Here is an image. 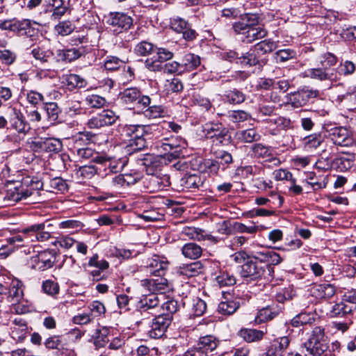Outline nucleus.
Returning <instances> with one entry per match:
<instances>
[{
  "label": "nucleus",
  "mask_w": 356,
  "mask_h": 356,
  "mask_svg": "<svg viewBox=\"0 0 356 356\" xmlns=\"http://www.w3.org/2000/svg\"><path fill=\"white\" fill-rule=\"evenodd\" d=\"M86 103L91 108H100L106 105V100L104 97L99 95H90L86 97Z\"/></svg>",
  "instance_id": "obj_61"
},
{
  "label": "nucleus",
  "mask_w": 356,
  "mask_h": 356,
  "mask_svg": "<svg viewBox=\"0 0 356 356\" xmlns=\"http://www.w3.org/2000/svg\"><path fill=\"white\" fill-rule=\"evenodd\" d=\"M34 148L48 153H58L63 149L62 142L55 138H40L33 142Z\"/></svg>",
  "instance_id": "obj_17"
},
{
  "label": "nucleus",
  "mask_w": 356,
  "mask_h": 356,
  "mask_svg": "<svg viewBox=\"0 0 356 356\" xmlns=\"http://www.w3.org/2000/svg\"><path fill=\"white\" fill-rule=\"evenodd\" d=\"M316 316V314L314 313H300L291 320V325L293 327H299L304 325L312 324L315 322Z\"/></svg>",
  "instance_id": "obj_40"
},
{
  "label": "nucleus",
  "mask_w": 356,
  "mask_h": 356,
  "mask_svg": "<svg viewBox=\"0 0 356 356\" xmlns=\"http://www.w3.org/2000/svg\"><path fill=\"white\" fill-rule=\"evenodd\" d=\"M310 293L316 299L330 298L335 293V289L333 285L327 283L314 284L310 288Z\"/></svg>",
  "instance_id": "obj_27"
},
{
  "label": "nucleus",
  "mask_w": 356,
  "mask_h": 356,
  "mask_svg": "<svg viewBox=\"0 0 356 356\" xmlns=\"http://www.w3.org/2000/svg\"><path fill=\"white\" fill-rule=\"evenodd\" d=\"M31 54L36 60L45 63L52 56L53 53L51 51H46L40 47H36L32 49Z\"/></svg>",
  "instance_id": "obj_63"
},
{
  "label": "nucleus",
  "mask_w": 356,
  "mask_h": 356,
  "mask_svg": "<svg viewBox=\"0 0 356 356\" xmlns=\"http://www.w3.org/2000/svg\"><path fill=\"white\" fill-rule=\"evenodd\" d=\"M204 265L200 261L182 264L177 268V273L186 277H192L203 273Z\"/></svg>",
  "instance_id": "obj_23"
},
{
  "label": "nucleus",
  "mask_w": 356,
  "mask_h": 356,
  "mask_svg": "<svg viewBox=\"0 0 356 356\" xmlns=\"http://www.w3.org/2000/svg\"><path fill=\"white\" fill-rule=\"evenodd\" d=\"M56 261V252L54 250H47L31 258L32 268L44 271L54 266Z\"/></svg>",
  "instance_id": "obj_6"
},
{
  "label": "nucleus",
  "mask_w": 356,
  "mask_h": 356,
  "mask_svg": "<svg viewBox=\"0 0 356 356\" xmlns=\"http://www.w3.org/2000/svg\"><path fill=\"white\" fill-rule=\"evenodd\" d=\"M120 116L111 110H104L90 118L87 126L90 129H99L104 126H110L119 120Z\"/></svg>",
  "instance_id": "obj_10"
},
{
  "label": "nucleus",
  "mask_w": 356,
  "mask_h": 356,
  "mask_svg": "<svg viewBox=\"0 0 356 356\" xmlns=\"http://www.w3.org/2000/svg\"><path fill=\"white\" fill-rule=\"evenodd\" d=\"M108 169L110 172H117L122 169L124 163L120 159L102 156L99 159L98 163Z\"/></svg>",
  "instance_id": "obj_33"
},
{
  "label": "nucleus",
  "mask_w": 356,
  "mask_h": 356,
  "mask_svg": "<svg viewBox=\"0 0 356 356\" xmlns=\"http://www.w3.org/2000/svg\"><path fill=\"white\" fill-rule=\"evenodd\" d=\"M305 76L320 81L334 80V70H324L322 67L310 68L305 71Z\"/></svg>",
  "instance_id": "obj_29"
},
{
  "label": "nucleus",
  "mask_w": 356,
  "mask_h": 356,
  "mask_svg": "<svg viewBox=\"0 0 356 356\" xmlns=\"http://www.w3.org/2000/svg\"><path fill=\"white\" fill-rule=\"evenodd\" d=\"M79 158L84 160H90L91 161L98 163L101 155L90 147H79L76 150Z\"/></svg>",
  "instance_id": "obj_51"
},
{
  "label": "nucleus",
  "mask_w": 356,
  "mask_h": 356,
  "mask_svg": "<svg viewBox=\"0 0 356 356\" xmlns=\"http://www.w3.org/2000/svg\"><path fill=\"white\" fill-rule=\"evenodd\" d=\"M9 122L11 128L15 129L19 135L25 136L31 130V126L26 120L22 113L15 108L10 109Z\"/></svg>",
  "instance_id": "obj_12"
},
{
  "label": "nucleus",
  "mask_w": 356,
  "mask_h": 356,
  "mask_svg": "<svg viewBox=\"0 0 356 356\" xmlns=\"http://www.w3.org/2000/svg\"><path fill=\"white\" fill-rule=\"evenodd\" d=\"M108 330L105 327L96 330L94 335L92 336L94 340L93 343L96 347V349L104 347L108 342Z\"/></svg>",
  "instance_id": "obj_49"
},
{
  "label": "nucleus",
  "mask_w": 356,
  "mask_h": 356,
  "mask_svg": "<svg viewBox=\"0 0 356 356\" xmlns=\"http://www.w3.org/2000/svg\"><path fill=\"white\" fill-rule=\"evenodd\" d=\"M156 279H144L140 281L141 285L154 293H163L168 285V281L163 276H156Z\"/></svg>",
  "instance_id": "obj_26"
},
{
  "label": "nucleus",
  "mask_w": 356,
  "mask_h": 356,
  "mask_svg": "<svg viewBox=\"0 0 356 356\" xmlns=\"http://www.w3.org/2000/svg\"><path fill=\"white\" fill-rule=\"evenodd\" d=\"M168 261L165 257L154 256L147 266L148 272L155 276H163L168 268Z\"/></svg>",
  "instance_id": "obj_20"
},
{
  "label": "nucleus",
  "mask_w": 356,
  "mask_h": 356,
  "mask_svg": "<svg viewBox=\"0 0 356 356\" xmlns=\"http://www.w3.org/2000/svg\"><path fill=\"white\" fill-rule=\"evenodd\" d=\"M289 343L290 341L286 337L273 340L266 353V356H283Z\"/></svg>",
  "instance_id": "obj_24"
},
{
  "label": "nucleus",
  "mask_w": 356,
  "mask_h": 356,
  "mask_svg": "<svg viewBox=\"0 0 356 356\" xmlns=\"http://www.w3.org/2000/svg\"><path fill=\"white\" fill-rule=\"evenodd\" d=\"M260 135L254 129H248L238 131L236 134V138L241 143H252L260 139Z\"/></svg>",
  "instance_id": "obj_37"
},
{
  "label": "nucleus",
  "mask_w": 356,
  "mask_h": 356,
  "mask_svg": "<svg viewBox=\"0 0 356 356\" xmlns=\"http://www.w3.org/2000/svg\"><path fill=\"white\" fill-rule=\"evenodd\" d=\"M186 147L187 142L184 139H181L179 144L163 143L162 145V147L164 150L171 152L170 156H172V159L179 158L183 156L182 149H186Z\"/></svg>",
  "instance_id": "obj_35"
},
{
  "label": "nucleus",
  "mask_w": 356,
  "mask_h": 356,
  "mask_svg": "<svg viewBox=\"0 0 356 356\" xmlns=\"http://www.w3.org/2000/svg\"><path fill=\"white\" fill-rule=\"evenodd\" d=\"M252 150L255 157L266 159L273 162L274 165L280 164V161L276 157H272L273 153L270 147L261 143L254 144L252 146Z\"/></svg>",
  "instance_id": "obj_30"
},
{
  "label": "nucleus",
  "mask_w": 356,
  "mask_h": 356,
  "mask_svg": "<svg viewBox=\"0 0 356 356\" xmlns=\"http://www.w3.org/2000/svg\"><path fill=\"white\" fill-rule=\"evenodd\" d=\"M141 108L145 109V108ZM165 113L166 112L162 106L152 105V103L145 108V110L144 111L145 115L149 119L164 117Z\"/></svg>",
  "instance_id": "obj_53"
},
{
  "label": "nucleus",
  "mask_w": 356,
  "mask_h": 356,
  "mask_svg": "<svg viewBox=\"0 0 356 356\" xmlns=\"http://www.w3.org/2000/svg\"><path fill=\"white\" fill-rule=\"evenodd\" d=\"M181 235L184 236H186L188 239L197 241H215V238L213 236L207 234L204 230L202 229L194 227H184L181 231Z\"/></svg>",
  "instance_id": "obj_22"
},
{
  "label": "nucleus",
  "mask_w": 356,
  "mask_h": 356,
  "mask_svg": "<svg viewBox=\"0 0 356 356\" xmlns=\"http://www.w3.org/2000/svg\"><path fill=\"white\" fill-rule=\"evenodd\" d=\"M83 51L82 48L72 47L60 51L58 55L63 60L71 63L80 58Z\"/></svg>",
  "instance_id": "obj_39"
},
{
  "label": "nucleus",
  "mask_w": 356,
  "mask_h": 356,
  "mask_svg": "<svg viewBox=\"0 0 356 356\" xmlns=\"http://www.w3.org/2000/svg\"><path fill=\"white\" fill-rule=\"evenodd\" d=\"M166 298L163 293H154L145 296L140 299L138 303V308L142 315L146 314L156 316L159 312L161 304L165 300Z\"/></svg>",
  "instance_id": "obj_4"
},
{
  "label": "nucleus",
  "mask_w": 356,
  "mask_h": 356,
  "mask_svg": "<svg viewBox=\"0 0 356 356\" xmlns=\"http://www.w3.org/2000/svg\"><path fill=\"white\" fill-rule=\"evenodd\" d=\"M38 193L33 188H24L23 186L8 188L4 196V200L8 204H13L31 196L33 193Z\"/></svg>",
  "instance_id": "obj_13"
},
{
  "label": "nucleus",
  "mask_w": 356,
  "mask_h": 356,
  "mask_svg": "<svg viewBox=\"0 0 356 356\" xmlns=\"http://www.w3.org/2000/svg\"><path fill=\"white\" fill-rule=\"evenodd\" d=\"M156 51V47L153 44L143 41L137 44L134 48V51L138 56H145L148 55H152L154 54Z\"/></svg>",
  "instance_id": "obj_55"
},
{
  "label": "nucleus",
  "mask_w": 356,
  "mask_h": 356,
  "mask_svg": "<svg viewBox=\"0 0 356 356\" xmlns=\"http://www.w3.org/2000/svg\"><path fill=\"white\" fill-rule=\"evenodd\" d=\"M188 306L191 307V312L193 315L196 316H202L207 309L206 302L198 298L193 299Z\"/></svg>",
  "instance_id": "obj_58"
},
{
  "label": "nucleus",
  "mask_w": 356,
  "mask_h": 356,
  "mask_svg": "<svg viewBox=\"0 0 356 356\" xmlns=\"http://www.w3.org/2000/svg\"><path fill=\"white\" fill-rule=\"evenodd\" d=\"M31 27V24L29 19L19 20L13 18L0 21L1 30L13 32L19 36L28 35L30 33Z\"/></svg>",
  "instance_id": "obj_7"
},
{
  "label": "nucleus",
  "mask_w": 356,
  "mask_h": 356,
  "mask_svg": "<svg viewBox=\"0 0 356 356\" xmlns=\"http://www.w3.org/2000/svg\"><path fill=\"white\" fill-rule=\"evenodd\" d=\"M270 126L273 124L276 127L274 129H269L268 133L272 136H277L280 134V130H286L291 127V122L289 119L283 117H276L266 120Z\"/></svg>",
  "instance_id": "obj_31"
},
{
  "label": "nucleus",
  "mask_w": 356,
  "mask_h": 356,
  "mask_svg": "<svg viewBox=\"0 0 356 356\" xmlns=\"http://www.w3.org/2000/svg\"><path fill=\"white\" fill-rule=\"evenodd\" d=\"M181 65L183 72L184 70L192 71L200 65V58L193 54H187L184 56Z\"/></svg>",
  "instance_id": "obj_42"
},
{
  "label": "nucleus",
  "mask_w": 356,
  "mask_h": 356,
  "mask_svg": "<svg viewBox=\"0 0 356 356\" xmlns=\"http://www.w3.org/2000/svg\"><path fill=\"white\" fill-rule=\"evenodd\" d=\"M24 238L22 235H13L6 238V244L0 248V257L6 258L17 248L22 245Z\"/></svg>",
  "instance_id": "obj_21"
},
{
  "label": "nucleus",
  "mask_w": 356,
  "mask_h": 356,
  "mask_svg": "<svg viewBox=\"0 0 356 356\" xmlns=\"http://www.w3.org/2000/svg\"><path fill=\"white\" fill-rule=\"evenodd\" d=\"M173 54L171 51L163 48H156V51L151 58L147 59L146 66L152 71H159L162 68V63L170 60Z\"/></svg>",
  "instance_id": "obj_14"
},
{
  "label": "nucleus",
  "mask_w": 356,
  "mask_h": 356,
  "mask_svg": "<svg viewBox=\"0 0 356 356\" xmlns=\"http://www.w3.org/2000/svg\"><path fill=\"white\" fill-rule=\"evenodd\" d=\"M318 95V91L312 90H302L291 95L289 103L294 108H300L305 105L311 98Z\"/></svg>",
  "instance_id": "obj_18"
},
{
  "label": "nucleus",
  "mask_w": 356,
  "mask_h": 356,
  "mask_svg": "<svg viewBox=\"0 0 356 356\" xmlns=\"http://www.w3.org/2000/svg\"><path fill=\"white\" fill-rule=\"evenodd\" d=\"M152 320L148 335L153 339L161 337L171 323L172 317L168 314H156Z\"/></svg>",
  "instance_id": "obj_8"
},
{
  "label": "nucleus",
  "mask_w": 356,
  "mask_h": 356,
  "mask_svg": "<svg viewBox=\"0 0 356 356\" xmlns=\"http://www.w3.org/2000/svg\"><path fill=\"white\" fill-rule=\"evenodd\" d=\"M170 26L175 32L181 33L183 38L187 41H192L196 38L195 31L182 18L177 17L172 19Z\"/></svg>",
  "instance_id": "obj_16"
},
{
  "label": "nucleus",
  "mask_w": 356,
  "mask_h": 356,
  "mask_svg": "<svg viewBox=\"0 0 356 356\" xmlns=\"http://www.w3.org/2000/svg\"><path fill=\"white\" fill-rule=\"evenodd\" d=\"M181 254L186 258L190 259H196L200 258L202 254V248L200 245L195 243H186L181 248Z\"/></svg>",
  "instance_id": "obj_32"
},
{
  "label": "nucleus",
  "mask_w": 356,
  "mask_h": 356,
  "mask_svg": "<svg viewBox=\"0 0 356 356\" xmlns=\"http://www.w3.org/2000/svg\"><path fill=\"white\" fill-rule=\"evenodd\" d=\"M331 137L333 143L339 146L348 147L354 143L349 131L344 127H336L332 130Z\"/></svg>",
  "instance_id": "obj_19"
},
{
  "label": "nucleus",
  "mask_w": 356,
  "mask_h": 356,
  "mask_svg": "<svg viewBox=\"0 0 356 356\" xmlns=\"http://www.w3.org/2000/svg\"><path fill=\"white\" fill-rule=\"evenodd\" d=\"M224 97L225 100L231 104H239L245 99V95L236 88L225 91Z\"/></svg>",
  "instance_id": "obj_44"
},
{
  "label": "nucleus",
  "mask_w": 356,
  "mask_h": 356,
  "mask_svg": "<svg viewBox=\"0 0 356 356\" xmlns=\"http://www.w3.org/2000/svg\"><path fill=\"white\" fill-rule=\"evenodd\" d=\"M108 24L113 27V32L118 34L130 29L133 24V19L123 13H111Z\"/></svg>",
  "instance_id": "obj_11"
},
{
  "label": "nucleus",
  "mask_w": 356,
  "mask_h": 356,
  "mask_svg": "<svg viewBox=\"0 0 356 356\" xmlns=\"http://www.w3.org/2000/svg\"><path fill=\"white\" fill-rule=\"evenodd\" d=\"M265 271L264 265L255 262L253 259L245 262L241 266L240 274L244 278H249L255 280L261 277Z\"/></svg>",
  "instance_id": "obj_15"
},
{
  "label": "nucleus",
  "mask_w": 356,
  "mask_h": 356,
  "mask_svg": "<svg viewBox=\"0 0 356 356\" xmlns=\"http://www.w3.org/2000/svg\"><path fill=\"white\" fill-rule=\"evenodd\" d=\"M203 182L202 177L196 174L186 175L180 180L181 185L188 190L197 189Z\"/></svg>",
  "instance_id": "obj_34"
},
{
  "label": "nucleus",
  "mask_w": 356,
  "mask_h": 356,
  "mask_svg": "<svg viewBox=\"0 0 356 356\" xmlns=\"http://www.w3.org/2000/svg\"><path fill=\"white\" fill-rule=\"evenodd\" d=\"M346 301L337 303L332 306L330 311V314L332 317L343 316L346 314L353 312L354 309H356V306H350L346 303Z\"/></svg>",
  "instance_id": "obj_48"
},
{
  "label": "nucleus",
  "mask_w": 356,
  "mask_h": 356,
  "mask_svg": "<svg viewBox=\"0 0 356 356\" xmlns=\"http://www.w3.org/2000/svg\"><path fill=\"white\" fill-rule=\"evenodd\" d=\"M239 305V302L234 300L221 301L218 305V310L222 314L231 315L237 310Z\"/></svg>",
  "instance_id": "obj_46"
},
{
  "label": "nucleus",
  "mask_w": 356,
  "mask_h": 356,
  "mask_svg": "<svg viewBox=\"0 0 356 356\" xmlns=\"http://www.w3.org/2000/svg\"><path fill=\"white\" fill-rule=\"evenodd\" d=\"M317 60L319 63L320 67L324 70H332L330 67L336 65L337 62V57L329 52L320 55Z\"/></svg>",
  "instance_id": "obj_54"
},
{
  "label": "nucleus",
  "mask_w": 356,
  "mask_h": 356,
  "mask_svg": "<svg viewBox=\"0 0 356 356\" xmlns=\"http://www.w3.org/2000/svg\"><path fill=\"white\" fill-rule=\"evenodd\" d=\"M43 108L46 111L49 121L54 122L58 120L60 109L56 102H44Z\"/></svg>",
  "instance_id": "obj_56"
},
{
  "label": "nucleus",
  "mask_w": 356,
  "mask_h": 356,
  "mask_svg": "<svg viewBox=\"0 0 356 356\" xmlns=\"http://www.w3.org/2000/svg\"><path fill=\"white\" fill-rule=\"evenodd\" d=\"M337 102L341 107L352 111L356 109V86L350 87L346 94L339 95Z\"/></svg>",
  "instance_id": "obj_25"
},
{
  "label": "nucleus",
  "mask_w": 356,
  "mask_h": 356,
  "mask_svg": "<svg viewBox=\"0 0 356 356\" xmlns=\"http://www.w3.org/2000/svg\"><path fill=\"white\" fill-rule=\"evenodd\" d=\"M323 141V138L319 134H314L304 138V148L311 151L319 147Z\"/></svg>",
  "instance_id": "obj_50"
},
{
  "label": "nucleus",
  "mask_w": 356,
  "mask_h": 356,
  "mask_svg": "<svg viewBox=\"0 0 356 356\" xmlns=\"http://www.w3.org/2000/svg\"><path fill=\"white\" fill-rule=\"evenodd\" d=\"M83 226L84 225L81 221L74 219H67L58 223L60 229L68 230L71 234L81 230Z\"/></svg>",
  "instance_id": "obj_52"
},
{
  "label": "nucleus",
  "mask_w": 356,
  "mask_h": 356,
  "mask_svg": "<svg viewBox=\"0 0 356 356\" xmlns=\"http://www.w3.org/2000/svg\"><path fill=\"white\" fill-rule=\"evenodd\" d=\"M238 335L246 342L252 343L261 340L264 335V332L255 329L245 328L239 331Z\"/></svg>",
  "instance_id": "obj_36"
},
{
  "label": "nucleus",
  "mask_w": 356,
  "mask_h": 356,
  "mask_svg": "<svg viewBox=\"0 0 356 356\" xmlns=\"http://www.w3.org/2000/svg\"><path fill=\"white\" fill-rule=\"evenodd\" d=\"M278 314L277 311L273 310L269 307H264L258 312L254 321L257 324H260L273 319Z\"/></svg>",
  "instance_id": "obj_47"
},
{
  "label": "nucleus",
  "mask_w": 356,
  "mask_h": 356,
  "mask_svg": "<svg viewBox=\"0 0 356 356\" xmlns=\"http://www.w3.org/2000/svg\"><path fill=\"white\" fill-rule=\"evenodd\" d=\"M277 44L276 42L270 40H262L254 46L253 51L256 55H264L269 54L276 49Z\"/></svg>",
  "instance_id": "obj_38"
},
{
  "label": "nucleus",
  "mask_w": 356,
  "mask_h": 356,
  "mask_svg": "<svg viewBox=\"0 0 356 356\" xmlns=\"http://www.w3.org/2000/svg\"><path fill=\"white\" fill-rule=\"evenodd\" d=\"M216 280L220 286H232L236 282L235 277L227 272L222 273L216 277Z\"/></svg>",
  "instance_id": "obj_64"
},
{
  "label": "nucleus",
  "mask_w": 356,
  "mask_h": 356,
  "mask_svg": "<svg viewBox=\"0 0 356 356\" xmlns=\"http://www.w3.org/2000/svg\"><path fill=\"white\" fill-rule=\"evenodd\" d=\"M218 339L213 335L200 337L196 343L189 348L184 356H209L216 349Z\"/></svg>",
  "instance_id": "obj_2"
},
{
  "label": "nucleus",
  "mask_w": 356,
  "mask_h": 356,
  "mask_svg": "<svg viewBox=\"0 0 356 356\" xmlns=\"http://www.w3.org/2000/svg\"><path fill=\"white\" fill-rule=\"evenodd\" d=\"M267 31L261 26L250 27L245 36L248 42H252L254 40L265 38L267 35Z\"/></svg>",
  "instance_id": "obj_45"
},
{
  "label": "nucleus",
  "mask_w": 356,
  "mask_h": 356,
  "mask_svg": "<svg viewBox=\"0 0 356 356\" xmlns=\"http://www.w3.org/2000/svg\"><path fill=\"white\" fill-rule=\"evenodd\" d=\"M65 81L70 90L82 88L87 86V81L76 74H70L65 76Z\"/></svg>",
  "instance_id": "obj_43"
},
{
  "label": "nucleus",
  "mask_w": 356,
  "mask_h": 356,
  "mask_svg": "<svg viewBox=\"0 0 356 356\" xmlns=\"http://www.w3.org/2000/svg\"><path fill=\"white\" fill-rule=\"evenodd\" d=\"M74 29V24L69 20L60 22L55 26V31L63 36L70 35Z\"/></svg>",
  "instance_id": "obj_59"
},
{
  "label": "nucleus",
  "mask_w": 356,
  "mask_h": 356,
  "mask_svg": "<svg viewBox=\"0 0 356 356\" xmlns=\"http://www.w3.org/2000/svg\"><path fill=\"white\" fill-rule=\"evenodd\" d=\"M34 233L35 237L38 241H47L51 237V234L45 229L38 228V224L32 225L22 230L24 234Z\"/></svg>",
  "instance_id": "obj_41"
},
{
  "label": "nucleus",
  "mask_w": 356,
  "mask_h": 356,
  "mask_svg": "<svg viewBox=\"0 0 356 356\" xmlns=\"http://www.w3.org/2000/svg\"><path fill=\"white\" fill-rule=\"evenodd\" d=\"M27 333L28 326L26 321L21 317L15 318L11 327L12 337L18 341H22Z\"/></svg>",
  "instance_id": "obj_28"
},
{
  "label": "nucleus",
  "mask_w": 356,
  "mask_h": 356,
  "mask_svg": "<svg viewBox=\"0 0 356 356\" xmlns=\"http://www.w3.org/2000/svg\"><path fill=\"white\" fill-rule=\"evenodd\" d=\"M24 292L22 283L18 280H13L8 286H6L5 299L15 306V312L23 314L27 312L26 307L19 308V304L23 299Z\"/></svg>",
  "instance_id": "obj_5"
},
{
  "label": "nucleus",
  "mask_w": 356,
  "mask_h": 356,
  "mask_svg": "<svg viewBox=\"0 0 356 356\" xmlns=\"http://www.w3.org/2000/svg\"><path fill=\"white\" fill-rule=\"evenodd\" d=\"M296 56V52L291 49H284L276 51L275 60L277 63H284L290 59L294 58Z\"/></svg>",
  "instance_id": "obj_62"
},
{
  "label": "nucleus",
  "mask_w": 356,
  "mask_h": 356,
  "mask_svg": "<svg viewBox=\"0 0 356 356\" xmlns=\"http://www.w3.org/2000/svg\"><path fill=\"white\" fill-rule=\"evenodd\" d=\"M179 307L177 301L174 299L164 300L161 304V308L164 312L162 314H168L172 317V315L177 312Z\"/></svg>",
  "instance_id": "obj_60"
},
{
  "label": "nucleus",
  "mask_w": 356,
  "mask_h": 356,
  "mask_svg": "<svg viewBox=\"0 0 356 356\" xmlns=\"http://www.w3.org/2000/svg\"><path fill=\"white\" fill-rule=\"evenodd\" d=\"M306 351L312 356H322L328 349V340L325 330L321 326L315 327L304 343Z\"/></svg>",
  "instance_id": "obj_1"
},
{
  "label": "nucleus",
  "mask_w": 356,
  "mask_h": 356,
  "mask_svg": "<svg viewBox=\"0 0 356 356\" xmlns=\"http://www.w3.org/2000/svg\"><path fill=\"white\" fill-rule=\"evenodd\" d=\"M244 68H248L259 64V58L256 54L252 52H247L245 55L241 54L239 61H238Z\"/></svg>",
  "instance_id": "obj_57"
},
{
  "label": "nucleus",
  "mask_w": 356,
  "mask_h": 356,
  "mask_svg": "<svg viewBox=\"0 0 356 356\" xmlns=\"http://www.w3.org/2000/svg\"><path fill=\"white\" fill-rule=\"evenodd\" d=\"M204 132L207 138L213 139V142L216 144H225L230 139L228 129L221 124H206Z\"/></svg>",
  "instance_id": "obj_9"
},
{
  "label": "nucleus",
  "mask_w": 356,
  "mask_h": 356,
  "mask_svg": "<svg viewBox=\"0 0 356 356\" xmlns=\"http://www.w3.org/2000/svg\"><path fill=\"white\" fill-rule=\"evenodd\" d=\"M121 102L129 106L146 108L152 103V99L148 95H143L138 88H128L119 94Z\"/></svg>",
  "instance_id": "obj_3"
}]
</instances>
